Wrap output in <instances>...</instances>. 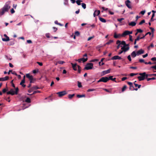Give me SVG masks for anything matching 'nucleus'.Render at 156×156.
<instances>
[{
	"label": "nucleus",
	"mask_w": 156,
	"mask_h": 156,
	"mask_svg": "<svg viewBox=\"0 0 156 156\" xmlns=\"http://www.w3.org/2000/svg\"><path fill=\"white\" fill-rule=\"evenodd\" d=\"M132 57L133 58L135 57L137 55V53H136V51H133L131 54V55Z\"/></svg>",
	"instance_id": "nucleus-20"
},
{
	"label": "nucleus",
	"mask_w": 156,
	"mask_h": 156,
	"mask_svg": "<svg viewBox=\"0 0 156 156\" xmlns=\"http://www.w3.org/2000/svg\"><path fill=\"white\" fill-rule=\"evenodd\" d=\"M40 91L39 90H36V91H34L33 92V93L31 94H27L28 95H32L35 94L37 93H40Z\"/></svg>",
	"instance_id": "nucleus-26"
},
{
	"label": "nucleus",
	"mask_w": 156,
	"mask_h": 156,
	"mask_svg": "<svg viewBox=\"0 0 156 156\" xmlns=\"http://www.w3.org/2000/svg\"><path fill=\"white\" fill-rule=\"evenodd\" d=\"M136 24V23L133 21L131 22L130 23H129V25L131 26H135Z\"/></svg>",
	"instance_id": "nucleus-22"
},
{
	"label": "nucleus",
	"mask_w": 156,
	"mask_h": 156,
	"mask_svg": "<svg viewBox=\"0 0 156 156\" xmlns=\"http://www.w3.org/2000/svg\"><path fill=\"white\" fill-rule=\"evenodd\" d=\"M37 63L40 66H42L43 65V64L42 62H37Z\"/></svg>",
	"instance_id": "nucleus-62"
},
{
	"label": "nucleus",
	"mask_w": 156,
	"mask_h": 156,
	"mask_svg": "<svg viewBox=\"0 0 156 156\" xmlns=\"http://www.w3.org/2000/svg\"><path fill=\"white\" fill-rule=\"evenodd\" d=\"M134 85H135V87H138V88H139L141 87V85H138L137 84H136V83H134Z\"/></svg>",
	"instance_id": "nucleus-41"
},
{
	"label": "nucleus",
	"mask_w": 156,
	"mask_h": 156,
	"mask_svg": "<svg viewBox=\"0 0 156 156\" xmlns=\"http://www.w3.org/2000/svg\"><path fill=\"white\" fill-rule=\"evenodd\" d=\"M75 34L76 36H78L80 35V33L78 31H76L75 33Z\"/></svg>",
	"instance_id": "nucleus-44"
},
{
	"label": "nucleus",
	"mask_w": 156,
	"mask_h": 156,
	"mask_svg": "<svg viewBox=\"0 0 156 156\" xmlns=\"http://www.w3.org/2000/svg\"><path fill=\"white\" fill-rule=\"evenodd\" d=\"M131 2L129 0H127L125 2V4L127 7L129 9H131V6L130 5Z\"/></svg>",
	"instance_id": "nucleus-8"
},
{
	"label": "nucleus",
	"mask_w": 156,
	"mask_h": 156,
	"mask_svg": "<svg viewBox=\"0 0 156 156\" xmlns=\"http://www.w3.org/2000/svg\"><path fill=\"white\" fill-rule=\"evenodd\" d=\"M145 37V36H143L142 37H140V35H138L137 37V38L135 40L136 41H138L140 40V39H144Z\"/></svg>",
	"instance_id": "nucleus-21"
},
{
	"label": "nucleus",
	"mask_w": 156,
	"mask_h": 156,
	"mask_svg": "<svg viewBox=\"0 0 156 156\" xmlns=\"http://www.w3.org/2000/svg\"><path fill=\"white\" fill-rule=\"evenodd\" d=\"M99 19L102 22L105 23L106 22V20L102 18L99 17Z\"/></svg>",
	"instance_id": "nucleus-30"
},
{
	"label": "nucleus",
	"mask_w": 156,
	"mask_h": 156,
	"mask_svg": "<svg viewBox=\"0 0 156 156\" xmlns=\"http://www.w3.org/2000/svg\"><path fill=\"white\" fill-rule=\"evenodd\" d=\"M10 98L9 97H8L7 98H5V99L7 101H8L9 102H10Z\"/></svg>",
	"instance_id": "nucleus-60"
},
{
	"label": "nucleus",
	"mask_w": 156,
	"mask_h": 156,
	"mask_svg": "<svg viewBox=\"0 0 156 156\" xmlns=\"http://www.w3.org/2000/svg\"><path fill=\"white\" fill-rule=\"evenodd\" d=\"M156 79L155 77H154L151 78H147V81H149L150 80H155Z\"/></svg>",
	"instance_id": "nucleus-43"
},
{
	"label": "nucleus",
	"mask_w": 156,
	"mask_h": 156,
	"mask_svg": "<svg viewBox=\"0 0 156 156\" xmlns=\"http://www.w3.org/2000/svg\"><path fill=\"white\" fill-rule=\"evenodd\" d=\"M145 74L144 73H140L139 75L140 76H139L137 77V78L138 79L139 81L144 80L145 78V77L144 75Z\"/></svg>",
	"instance_id": "nucleus-4"
},
{
	"label": "nucleus",
	"mask_w": 156,
	"mask_h": 156,
	"mask_svg": "<svg viewBox=\"0 0 156 156\" xmlns=\"http://www.w3.org/2000/svg\"><path fill=\"white\" fill-rule=\"evenodd\" d=\"M111 69H109L107 70L104 71L102 72V76H104L107 74L109 73L110 72Z\"/></svg>",
	"instance_id": "nucleus-12"
},
{
	"label": "nucleus",
	"mask_w": 156,
	"mask_h": 156,
	"mask_svg": "<svg viewBox=\"0 0 156 156\" xmlns=\"http://www.w3.org/2000/svg\"><path fill=\"white\" fill-rule=\"evenodd\" d=\"M120 42H121V41H120L119 40H117L116 41V44H118V46L117 47V49H119V48H120V46H121V47H122V46H120V45H121L120 44Z\"/></svg>",
	"instance_id": "nucleus-19"
},
{
	"label": "nucleus",
	"mask_w": 156,
	"mask_h": 156,
	"mask_svg": "<svg viewBox=\"0 0 156 156\" xmlns=\"http://www.w3.org/2000/svg\"><path fill=\"white\" fill-rule=\"evenodd\" d=\"M77 67L78 69V73H80L81 71V67L79 65L77 66Z\"/></svg>",
	"instance_id": "nucleus-37"
},
{
	"label": "nucleus",
	"mask_w": 156,
	"mask_h": 156,
	"mask_svg": "<svg viewBox=\"0 0 156 156\" xmlns=\"http://www.w3.org/2000/svg\"><path fill=\"white\" fill-rule=\"evenodd\" d=\"M95 90L94 89H89L87 90V92H90V91H94Z\"/></svg>",
	"instance_id": "nucleus-57"
},
{
	"label": "nucleus",
	"mask_w": 156,
	"mask_h": 156,
	"mask_svg": "<svg viewBox=\"0 0 156 156\" xmlns=\"http://www.w3.org/2000/svg\"><path fill=\"white\" fill-rule=\"evenodd\" d=\"M127 58H128V59L129 60V61H131V58L130 55H129L128 56Z\"/></svg>",
	"instance_id": "nucleus-58"
},
{
	"label": "nucleus",
	"mask_w": 156,
	"mask_h": 156,
	"mask_svg": "<svg viewBox=\"0 0 156 156\" xmlns=\"http://www.w3.org/2000/svg\"><path fill=\"white\" fill-rule=\"evenodd\" d=\"M82 2V1L81 0H77L76 1V2L78 5H81V2Z\"/></svg>",
	"instance_id": "nucleus-34"
},
{
	"label": "nucleus",
	"mask_w": 156,
	"mask_h": 156,
	"mask_svg": "<svg viewBox=\"0 0 156 156\" xmlns=\"http://www.w3.org/2000/svg\"><path fill=\"white\" fill-rule=\"evenodd\" d=\"M112 77H113V76H110L108 77V79L109 80H112L113 81H115V79H116V78H113Z\"/></svg>",
	"instance_id": "nucleus-27"
},
{
	"label": "nucleus",
	"mask_w": 156,
	"mask_h": 156,
	"mask_svg": "<svg viewBox=\"0 0 156 156\" xmlns=\"http://www.w3.org/2000/svg\"><path fill=\"white\" fill-rule=\"evenodd\" d=\"M74 96V94H69L68 96V97L69 98V99H71Z\"/></svg>",
	"instance_id": "nucleus-33"
},
{
	"label": "nucleus",
	"mask_w": 156,
	"mask_h": 156,
	"mask_svg": "<svg viewBox=\"0 0 156 156\" xmlns=\"http://www.w3.org/2000/svg\"><path fill=\"white\" fill-rule=\"evenodd\" d=\"M25 102L28 103H30L31 100L30 98H27L25 100Z\"/></svg>",
	"instance_id": "nucleus-31"
},
{
	"label": "nucleus",
	"mask_w": 156,
	"mask_h": 156,
	"mask_svg": "<svg viewBox=\"0 0 156 156\" xmlns=\"http://www.w3.org/2000/svg\"><path fill=\"white\" fill-rule=\"evenodd\" d=\"M134 87L133 86V85H132L130 86L129 90H134Z\"/></svg>",
	"instance_id": "nucleus-47"
},
{
	"label": "nucleus",
	"mask_w": 156,
	"mask_h": 156,
	"mask_svg": "<svg viewBox=\"0 0 156 156\" xmlns=\"http://www.w3.org/2000/svg\"><path fill=\"white\" fill-rule=\"evenodd\" d=\"M122 59L121 57L118 55L115 56L111 58L112 60L121 59Z\"/></svg>",
	"instance_id": "nucleus-15"
},
{
	"label": "nucleus",
	"mask_w": 156,
	"mask_h": 156,
	"mask_svg": "<svg viewBox=\"0 0 156 156\" xmlns=\"http://www.w3.org/2000/svg\"><path fill=\"white\" fill-rule=\"evenodd\" d=\"M127 86L126 85H124L122 89V92H124L127 88Z\"/></svg>",
	"instance_id": "nucleus-28"
},
{
	"label": "nucleus",
	"mask_w": 156,
	"mask_h": 156,
	"mask_svg": "<svg viewBox=\"0 0 156 156\" xmlns=\"http://www.w3.org/2000/svg\"><path fill=\"white\" fill-rule=\"evenodd\" d=\"M139 61L141 63L144 62V60L143 59H140Z\"/></svg>",
	"instance_id": "nucleus-61"
},
{
	"label": "nucleus",
	"mask_w": 156,
	"mask_h": 156,
	"mask_svg": "<svg viewBox=\"0 0 156 156\" xmlns=\"http://www.w3.org/2000/svg\"><path fill=\"white\" fill-rule=\"evenodd\" d=\"M151 60L153 61H156V57H153L151 58Z\"/></svg>",
	"instance_id": "nucleus-63"
},
{
	"label": "nucleus",
	"mask_w": 156,
	"mask_h": 156,
	"mask_svg": "<svg viewBox=\"0 0 156 156\" xmlns=\"http://www.w3.org/2000/svg\"><path fill=\"white\" fill-rule=\"evenodd\" d=\"M34 90L33 87H31L29 90H28V91L29 93H30Z\"/></svg>",
	"instance_id": "nucleus-38"
},
{
	"label": "nucleus",
	"mask_w": 156,
	"mask_h": 156,
	"mask_svg": "<svg viewBox=\"0 0 156 156\" xmlns=\"http://www.w3.org/2000/svg\"><path fill=\"white\" fill-rule=\"evenodd\" d=\"M121 36H122L120 34H117L116 33H115L114 34V37L115 38H118L119 37H120Z\"/></svg>",
	"instance_id": "nucleus-18"
},
{
	"label": "nucleus",
	"mask_w": 156,
	"mask_h": 156,
	"mask_svg": "<svg viewBox=\"0 0 156 156\" xmlns=\"http://www.w3.org/2000/svg\"><path fill=\"white\" fill-rule=\"evenodd\" d=\"M124 20V19L123 18H121V19H118L117 21H119L120 22H121V21Z\"/></svg>",
	"instance_id": "nucleus-55"
},
{
	"label": "nucleus",
	"mask_w": 156,
	"mask_h": 156,
	"mask_svg": "<svg viewBox=\"0 0 156 156\" xmlns=\"http://www.w3.org/2000/svg\"><path fill=\"white\" fill-rule=\"evenodd\" d=\"M82 7L84 9H85L86 8V4L84 3H82L81 4Z\"/></svg>",
	"instance_id": "nucleus-42"
},
{
	"label": "nucleus",
	"mask_w": 156,
	"mask_h": 156,
	"mask_svg": "<svg viewBox=\"0 0 156 156\" xmlns=\"http://www.w3.org/2000/svg\"><path fill=\"white\" fill-rule=\"evenodd\" d=\"M76 97L78 98H81L82 97H85V95L84 94H82V95H80V94H77L76 96Z\"/></svg>",
	"instance_id": "nucleus-29"
},
{
	"label": "nucleus",
	"mask_w": 156,
	"mask_h": 156,
	"mask_svg": "<svg viewBox=\"0 0 156 156\" xmlns=\"http://www.w3.org/2000/svg\"><path fill=\"white\" fill-rule=\"evenodd\" d=\"M145 11H141L140 12V13L143 15H144L145 14Z\"/></svg>",
	"instance_id": "nucleus-64"
},
{
	"label": "nucleus",
	"mask_w": 156,
	"mask_h": 156,
	"mask_svg": "<svg viewBox=\"0 0 156 156\" xmlns=\"http://www.w3.org/2000/svg\"><path fill=\"white\" fill-rule=\"evenodd\" d=\"M35 81V79H34V78H33V79L32 80H30V83H33Z\"/></svg>",
	"instance_id": "nucleus-54"
},
{
	"label": "nucleus",
	"mask_w": 156,
	"mask_h": 156,
	"mask_svg": "<svg viewBox=\"0 0 156 156\" xmlns=\"http://www.w3.org/2000/svg\"><path fill=\"white\" fill-rule=\"evenodd\" d=\"M120 44L123 45L124 46H129V44H126L125 41H122V42L121 41Z\"/></svg>",
	"instance_id": "nucleus-25"
},
{
	"label": "nucleus",
	"mask_w": 156,
	"mask_h": 156,
	"mask_svg": "<svg viewBox=\"0 0 156 156\" xmlns=\"http://www.w3.org/2000/svg\"><path fill=\"white\" fill-rule=\"evenodd\" d=\"M95 12L97 16L99 15L100 13V10H95Z\"/></svg>",
	"instance_id": "nucleus-45"
},
{
	"label": "nucleus",
	"mask_w": 156,
	"mask_h": 156,
	"mask_svg": "<svg viewBox=\"0 0 156 156\" xmlns=\"http://www.w3.org/2000/svg\"><path fill=\"white\" fill-rule=\"evenodd\" d=\"M148 34H149L150 35H151V33L150 32H147L146 34L145 35L143 34V36H145V37L146 36H147V35Z\"/></svg>",
	"instance_id": "nucleus-53"
},
{
	"label": "nucleus",
	"mask_w": 156,
	"mask_h": 156,
	"mask_svg": "<svg viewBox=\"0 0 156 156\" xmlns=\"http://www.w3.org/2000/svg\"><path fill=\"white\" fill-rule=\"evenodd\" d=\"M25 76H23V79L22 80L21 82L20 83V85H21L23 87H26V85L24 84L23 83L25 82Z\"/></svg>",
	"instance_id": "nucleus-10"
},
{
	"label": "nucleus",
	"mask_w": 156,
	"mask_h": 156,
	"mask_svg": "<svg viewBox=\"0 0 156 156\" xmlns=\"http://www.w3.org/2000/svg\"><path fill=\"white\" fill-rule=\"evenodd\" d=\"M64 4L65 5H69L68 4V0H64Z\"/></svg>",
	"instance_id": "nucleus-39"
},
{
	"label": "nucleus",
	"mask_w": 156,
	"mask_h": 156,
	"mask_svg": "<svg viewBox=\"0 0 156 156\" xmlns=\"http://www.w3.org/2000/svg\"><path fill=\"white\" fill-rule=\"evenodd\" d=\"M99 61V60L98 59H94L92 60L91 61V62H97V61Z\"/></svg>",
	"instance_id": "nucleus-59"
},
{
	"label": "nucleus",
	"mask_w": 156,
	"mask_h": 156,
	"mask_svg": "<svg viewBox=\"0 0 156 156\" xmlns=\"http://www.w3.org/2000/svg\"><path fill=\"white\" fill-rule=\"evenodd\" d=\"M67 94V93L66 91L65 90L58 92L56 93V94H58L59 97H61Z\"/></svg>",
	"instance_id": "nucleus-6"
},
{
	"label": "nucleus",
	"mask_w": 156,
	"mask_h": 156,
	"mask_svg": "<svg viewBox=\"0 0 156 156\" xmlns=\"http://www.w3.org/2000/svg\"><path fill=\"white\" fill-rule=\"evenodd\" d=\"M145 73V74L144 75L145 76V78L147 79V78H148V77H151V76H150L151 75V74H146V73L145 72H144V73Z\"/></svg>",
	"instance_id": "nucleus-32"
},
{
	"label": "nucleus",
	"mask_w": 156,
	"mask_h": 156,
	"mask_svg": "<svg viewBox=\"0 0 156 156\" xmlns=\"http://www.w3.org/2000/svg\"><path fill=\"white\" fill-rule=\"evenodd\" d=\"M145 22V21L144 20H142L139 23V25H141L143 23Z\"/></svg>",
	"instance_id": "nucleus-48"
},
{
	"label": "nucleus",
	"mask_w": 156,
	"mask_h": 156,
	"mask_svg": "<svg viewBox=\"0 0 156 156\" xmlns=\"http://www.w3.org/2000/svg\"><path fill=\"white\" fill-rule=\"evenodd\" d=\"M109 80L108 77H104L101 78L98 81V82L99 83L101 82H103L104 83L107 82Z\"/></svg>",
	"instance_id": "nucleus-5"
},
{
	"label": "nucleus",
	"mask_w": 156,
	"mask_h": 156,
	"mask_svg": "<svg viewBox=\"0 0 156 156\" xmlns=\"http://www.w3.org/2000/svg\"><path fill=\"white\" fill-rule=\"evenodd\" d=\"M9 79V77L8 76H6L4 77L0 78V81H5L8 80Z\"/></svg>",
	"instance_id": "nucleus-16"
},
{
	"label": "nucleus",
	"mask_w": 156,
	"mask_h": 156,
	"mask_svg": "<svg viewBox=\"0 0 156 156\" xmlns=\"http://www.w3.org/2000/svg\"><path fill=\"white\" fill-rule=\"evenodd\" d=\"M87 60V58H82L77 59L76 60V61H78L79 62H81L82 61L83 62H86Z\"/></svg>",
	"instance_id": "nucleus-7"
},
{
	"label": "nucleus",
	"mask_w": 156,
	"mask_h": 156,
	"mask_svg": "<svg viewBox=\"0 0 156 156\" xmlns=\"http://www.w3.org/2000/svg\"><path fill=\"white\" fill-rule=\"evenodd\" d=\"M132 36L131 35H129V40L131 41H133V40L132 39Z\"/></svg>",
	"instance_id": "nucleus-52"
},
{
	"label": "nucleus",
	"mask_w": 156,
	"mask_h": 156,
	"mask_svg": "<svg viewBox=\"0 0 156 156\" xmlns=\"http://www.w3.org/2000/svg\"><path fill=\"white\" fill-rule=\"evenodd\" d=\"M32 87H33V88L34 89V90H37V89H39L40 88L39 87H38L37 86H34Z\"/></svg>",
	"instance_id": "nucleus-51"
},
{
	"label": "nucleus",
	"mask_w": 156,
	"mask_h": 156,
	"mask_svg": "<svg viewBox=\"0 0 156 156\" xmlns=\"http://www.w3.org/2000/svg\"><path fill=\"white\" fill-rule=\"evenodd\" d=\"M103 89L106 91V92H108L110 94L112 93V90L111 89H108L106 88H103Z\"/></svg>",
	"instance_id": "nucleus-24"
},
{
	"label": "nucleus",
	"mask_w": 156,
	"mask_h": 156,
	"mask_svg": "<svg viewBox=\"0 0 156 156\" xmlns=\"http://www.w3.org/2000/svg\"><path fill=\"white\" fill-rule=\"evenodd\" d=\"M129 46H124L121 48V49L124 52H126L129 49Z\"/></svg>",
	"instance_id": "nucleus-9"
},
{
	"label": "nucleus",
	"mask_w": 156,
	"mask_h": 156,
	"mask_svg": "<svg viewBox=\"0 0 156 156\" xmlns=\"http://www.w3.org/2000/svg\"><path fill=\"white\" fill-rule=\"evenodd\" d=\"M136 31L137 32H138V33H141L143 32V30L140 29H137Z\"/></svg>",
	"instance_id": "nucleus-46"
},
{
	"label": "nucleus",
	"mask_w": 156,
	"mask_h": 156,
	"mask_svg": "<svg viewBox=\"0 0 156 156\" xmlns=\"http://www.w3.org/2000/svg\"><path fill=\"white\" fill-rule=\"evenodd\" d=\"M93 64L92 63H87L85 66L84 69L89 70L93 69Z\"/></svg>",
	"instance_id": "nucleus-3"
},
{
	"label": "nucleus",
	"mask_w": 156,
	"mask_h": 156,
	"mask_svg": "<svg viewBox=\"0 0 156 156\" xmlns=\"http://www.w3.org/2000/svg\"><path fill=\"white\" fill-rule=\"evenodd\" d=\"M27 78H28L30 80L33 79V77L32 75H30L29 74H26Z\"/></svg>",
	"instance_id": "nucleus-17"
},
{
	"label": "nucleus",
	"mask_w": 156,
	"mask_h": 156,
	"mask_svg": "<svg viewBox=\"0 0 156 156\" xmlns=\"http://www.w3.org/2000/svg\"><path fill=\"white\" fill-rule=\"evenodd\" d=\"M138 74V73H131L130 74V75L131 76H134Z\"/></svg>",
	"instance_id": "nucleus-50"
},
{
	"label": "nucleus",
	"mask_w": 156,
	"mask_h": 156,
	"mask_svg": "<svg viewBox=\"0 0 156 156\" xmlns=\"http://www.w3.org/2000/svg\"><path fill=\"white\" fill-rule=\"evenodd\" d=\"M19 89L18 87H16L15 89V91H14L12 89H11L10 91L7 92L6 93L7 94H11L12 95L14 94H17L19 91Z\"/></svg>",
	"instance_id": "nucleus-2"
},
{
	"label": "nucleus",
	"mask_w": 156,
	"mask_h": 156,
	"mask_svg": "<svg viewBox=\"0 0 156 156\" xmlns=\"http://www.w3.org/2000/svg\"><path fill=\"white\" fill-rule=\"evenodd\" d=\"M113 42V40H110L108 42H107L105 45L106 44H109Z\"/></svg>",
	"instance_id": "nucleus-35"
},
{
	"label": "nucleus",
	"mask_w": 156,
	"mask_h": 156,
	"mask_svg": "<svg viewBox=\"0 0 156 156\" xmlns=\"http://www.w3.org/2000/svg\"><path fill=\"white\" fill-rule=\"evenodd\" d=\"M77 83H78V87L79 88L81 87H82V86L81 85V83L79 81H78Z\"/></svg>",
	"instance_id": "nucleus-40"
},
{
	"label": "nucleus",
	"mask_w": 156,
	"mask_h": 156,
	"mask_svg": "<svg viewBox=\"0 0 156 156\" xmlns=\"http://www.w3.org/2000/svg\"><path fill=\"white\" fill-rule=\"evenodd\" d=\"M144 53V51L141 49L136 52L137 55H140L143 54Z\"/></svg>",
	"instance_id": "nucleus-14"
},
{
	"label": "nucleus",
	"mask_w": 156,
	"mask_h": 156,
	"mask_svg": "<svg viewBox=\"0 0 156 156\" xmlns=\"http://www.w3.org/2000/svg\"><path fill=\"white\" fill-rule=\"evenodd\" d=\"M10 8V2H6L3 7L0 9V16L3 15L5 12H8Z\"/></svg>",
	"instance_id": "nucleus-1"
},
{
	"label": "nucleus",
	"mask_w": 156,
	"mask_h": 156,
	"mask_svg": "<svg viewBox=\"0 0 156 156\" xmlns=\"http://www.w3.org/2000/svg\"><path fill=\"white\" fill-rule=\"evenodd\" d=\"M65 63V62L64 61H58L57 62V63L61 64H62Z\"/></svg>",
	"instance_id": "nucleus-36"
},
{
	"label": "nucleus",
	"mask_w": 156,
	"mask_h": 156,
	"mask_svg": "<svg viewBox=\"0 0 156 156\" xmlns=\"http://www.w3.org/2000/svg\"><path fill=\"white\" fill-rule=\"evenodd\" d=\"M149 28L151 30L152 33L153 34L154 30V29L151 27H150Z\"/></svg>",
	"instance_id": "nucleus-56"
},
{
	"label": "nucleus",
	"mask_w": 156,
	"mask_h": 156,
	"mask_svg": "<svg viewBox=\"0 0 156 156\" xmlns=\"http://www.w3.org/2000/svg\"><path fill=\"white\" fill-rule=\"evenodd\" d=\"M94 37V36H92V37H88V38L87 39V41H89L90 40H91V39H93Z\"/></svg>",
	"instance_id": "nucleus-49"
},
{
	"label": "nucleus",
	"mask_w": 156,
	"mask_h": 156,
	"mask_svg": "<svg viewBox=\"0 0 156 156\" xmlns=\"http://www.w3.org/2000/svg\"><path fill=\"white\" fill-rule=\"evenodd\" d=\"M128 32H129V31L128 30H126L125 31L122 35V36L123 37L125 36L128 35Z\"/></svg>",
	"instance_id": "nucleus-23"
},
{
	"label": "nucleus",
	"mask_w": 156,
	"mask_h": 156,
	"mask_svg": "<svg viewBox=\"0 0 156 156\" xmlns=\"http://www.w3.org/2000/svg\"><path fill=\"white\" fill-rule=\"evenodd\" d=\"M71 64L72 66L73 69L75 71L77 70V66L76 63L73 64V63H71Z\"/></svg>",
	"instance_id": "nucleus-13"
},
{
	"label": "nucleus",
	"mask_w": 156,
	"mask_h": 156,
	"mask_svg": "<svg viewBox=\"0 0 156 156\" xmlns=\"http://www.w3.org/2000/svg\"><path fill=\"white\" fill-rule=\"evenodd\" d=\"M4 36L6 38H2V40L4 41H9V37L6 34H4Z\"/></svg>",
	"instance_id": "nucleus-11"
}]
</instances>
